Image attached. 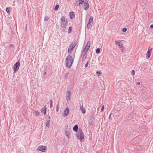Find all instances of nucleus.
<instances>
[{
    "instance_id": "obj_43",
    "label": "nucleus",
    "mask_w": 153,
    "mask_h": 153,
    "mask_svg": "<svg viewBox=\"0 0 153 153\" xmlns=\"http://www.w3.org/2000/svg\"><path fill=\"white\" fill-rule=\"evenodd\" d=\"M48 120L50 121H51L50 117L49 115H48Z\"/></svg>"
},
{
    "instance_id": "obj_41",
    "label": "nucleus",
    "mask_w": 153,
    "mask_h": 153,
    "mask_svg": "<svg viewBox=\"0 0 153 153\" xmlns=\"http://www.w3.org/2000/svg\"><path fill=\"white\" fill-rule=\"evenodd\" d=\"M88 62H87V63L85 64V68H86V67H88Z\"/></svg>"
},
{
    "instance_id": "obj_47",
    "label": "nucleus",
    "mask_w": 153,
    "mask_h": 153,
    "mask_svg": "<svg viewBox=\"0 0 153 153\" xmlns=\"http://www.w3.org/2000/svg\"><path fill=\"white\" fill-rule=\"evenodd\" d=\"M27 29V25H26V27H25V30H26Z\"/></svg>"
},
{
    "instance_id": "obj_3",
    "label": "nucleus",
    "mask_w": 153,
    "mask_h": 153,
    "mask_svg": "<svg viewBox=\"0 0 153 153\" xmlns=\"http://www.w3.org/2000/svg\"><path fill=\"white\" fill-rule=\"evenodd\" d=\"M79 135L76 134V136L77 139H79L80 141H82V140H84V134L82 130L81 129L79 131Z\"/></svg>"
},
{
    "instance_id": "obj_21",
    "label": "nucleus",
    "mask_w": 153,
    "mask_h": 153,
    "mask_svg": "<svg viewBox=\"0 0 153 153\" xmlns=\"http://www.w3.org/2000/svg\"><path fill=\"white\" fill-rule=\"evenodd\" d=\"M65 134L66 136L68 138H69V136L70 134V132L69 131H67V130H65Z\"/></svg>"
},
{
    "instance_id": "obj_39",
    "label": "nucleus",
    "mask_w": 153,
    "mask_h": 153,
    "mask_svg": "<svg viewBox=\"0 0 153 153\" xmlns=\"http://www.w3.org/2000/svg\"><path fill=\"white\" fill-rule=\"evenodd\" d=\"M69 74V72H68L66 74V76H65V79H66L67 78V77H68V75Z\"/></svg>"
},
{
    "instance_id": "obj_6",
    "label": "nucleus",
    "mask_w": 153,
    "mask_h": 153,
    "mask_svg": "<svg viewBox=\"0 0 153 153\" xmlns=\"http://www.w3.org/2000/svg\"><path fill=\"white\" fill-rule=\"evenodd\" d=\"M47 147L41 145L39 146L37 149L42 152H45L47 151Z\"/></svg>"
},
{
    "instance_id": "obj_24",
    "label": "nucleus",
    "mask_w": 153,
    "mask_h": 153,
    "mask_svg": "<svg viewBox=\"0 0 153 153\" xmlns=\"http://www.w3.org/2000/svg\"><path fill=\"white\" fill-rule=\"evenodd\" d=\"M34 114L36 116H39L40 114V112L38 111H34Z\"/></svg>"
},
{
    "instance_id": "obj_22",
    "label": "nucleus",
    "mask_w": 153,
    "mask_h": 153,
    "mask_svg": "<svg viewBox=\"0 0 153 153\" xmlns=\"http://www.w3.org/2000/svg\"><path fill=\"white\" fill-rule=\"evenodd\" d=\"M50 121L47 120V122L45 123V125L46 126L49 127L50 126Z\"/></svg>"
},
{
    "instance_id": "obj_33",
    "label": "nucleus",
    "mask_w": 153,
    "mask_h": 153,
    "mask_svg": "<svg viewBox=\"0 0 153 153\" xmlns=\"http://www.w3.org/2000/svg\"><path fill=\"white\" fill-rule=\"evenodd\" d=\"M48 20V16H45L44 18V20L45 21H47Z\"/></svg>"
},
{
    "instance_id": "obj_9",
    "label": "nucleus",
    "mask_w": 153,
    "mask_h": 153,
    "mask_svg": "<svg viewBox=\"0 0 153 153\" xmlns=\"http://www.w3.org/2000/svg\"><path fill=\"white\" fill-rule=\"evenodd\" d=\"M152 48L150 47H149L148 48L146 56V58L147 59H148L150 57V55L152 52Z\"/></svg>"
},
{
    "instance_id": "obj_16",
    "label": "nucleus",
    "mask_w": 153,
    "mask_h": 153,
    "mask_svg": "<svg viewBox=\"0 0 153 153\" xmlns=\"http://www.w3.org/2000/svg\"><path fill=\"white\" fill-rule=\"evenodd\" d=\"M78 129V126L77 125H75L73 128V130L74 131L77 132Z\"/></svg>"
},
{
    "instance_id": "obj_4",
    "label": "nucleus",
    "mask_w": 153,
    "mask_h": 153,
    "mask_svg": "<svg viewBox=\"0 0 153 153\" xmlns=\"http://www.w3.org/2000/svg\"><path fill=\"white\" fill-rule=\"evenodd\" d=\"M20 65V62L18 61L16 62L13 67L14 72L16 73L19 69Z\"/></svg>"
},
{
    "instance_id": "obj_15",
    "label": "nucleus",
    "mask_w": 153,
    "mask_h": 153,
    "mask_svg": "<svg viewBox=\"0 0 153 153\" xmlns=\"http://www.w3.org/2000/svg\"><path fill=\"white\" fill-rule=\"evenodd\" d=\"M133 118V116L132 114L128 115L126 117V118L127 120H130Z\"/></svg>"
},
{
    "instance_id": "obj_5",
    "label": "nucleus",
    "mask_w": 153,
    "mask_h": 153,
    "mask_svg": "<svg viewBox=\"0 0 153 153\" xmlns=\"http://www.w3.org/2000/svg\"><path fill=\"white\" fill-rule=\"evenodd\" d=\"M76 42H72L71 44L69 45L68 49V52L69 51L71 52L73 51L74 48L76 46Z\"/></svg>"
},
{
    "instance_id": "obj_40",
    "label": "nucleus",
    "mask_w": 153,
    "mask_h": 153,
    "mask_svg": "<svg viewBox=\"0 0 153 153\" xmlns=\"http://www.w3.org/2000/svg\"><path fill=\"white\" fill-rule=\"evenodd\" d=\"M66 99L67 100H69L70 99V96H67L66 97Z\"/></svg>"
},
{
    "instance_id": "obj_1",
    "label": "nucleus",
    "mask_w": 153,
    "mask_h": 153,
    "mask_svg": "<svg viewBox=\"0 0 153 153\" xmlns=\"http://www.w3.org/2000/svg\"><path fill=\"white\" fill-rule=\"evenodd\" d=\"M73 62L72 56L71 55L67 56L66 59L65 63L66 66L68 68H71L72 66Z\"/></svg>"
},
{
    "instance_id": "obj_20",
    "label": "nucleus",
    "mask_w": 153,
    "mask_h": 153,
    "mask_svg": "<svg viewBox=\"0 0 153 153\" xmlns=\"http://www.w3.org/2000/svg\"><path fill=\"white\" fill-rule=\"evenodd\" d=\"M62 27V30L64 32H67L66 31V28H67V26H61Z\"/></svg>"
},
{
    "instance_id": "obj_48",
    "label": "nucleus",
    "mask_w": 153,
    "mask_h": 153,
    "mask_svg": "<svg viewBox=\"0 0 153 153\" xmlns=\"http://www.w3.org/2000/svg\"><path fill=\"white\" fill-rule=\"evenodd\" d=\"M46 74V72H44V74Z\"/></svg>"
},
{
    "instance_id": "obj_35",
    "label": "nucleus",
    "mask_w": 153,
    "mask_h": 153,
    "mask_svg": "<svg viewBox=\"0 0 153 153\" xmlns=\"http://www.w3.org/2000/svg\"><path fill=\"white\" fill-rule=\"evenodd\" d=\"M88 123L89 125H92V122L91 120L90 119L89 120Z\"/></svg>"
},
{
    "instance_id": "obj_18",
    "label": "nucleus",
    "mask_w": 153,
    "mask_h": 153,
    "mask_svg": "<svg viewBox=\"0 0 153 153\" xmlns=\"http://www.w3.org/2000/svg\"><path fill=\"white\" fill-rule=\"evenodd\" d=\"M80 109L83 114H84L86 112V111L83 106L80 107Z\"/></svg>"
},
{
    "instance_id": "obj_19",
    "label": "nucleus",
    "mask_w": 153,
    "mask_h": 153,
    "mask_svg": "<svg viewBox=\"0 0 153 153\" xmlns=\"http://www.w3.org/2000/svg\"><path fill=\"white\" fill-rule=\"evenodd\" d=\"M93 16H91L90 17V18H89V21H88V23H92V22L93 20Z\"/></svg>"
},
{
    "instance_id": "obj_42",
    "label": "nucleus",
    "mask_w": 153,
    "mask_h": 153,
    "mask_svg": "<svg viewBox=\"0 0 153 153\" xmlns=\"http://www.w3.org/2000/svg\"><path fill=\"white\" fill-rule=\"evenodd\" d=\"M65 127V130H67L68 127V125L67 124H66Z\"/></svg>"
},
{
    "instance_id": "obj_31",
    "label": "nucleus",
    "mask_w": 153,
    "mask_h": 153,
    "mask_svg": "<svg viewBox=\"0 0 153 153\" xmlns=\"http://www.w3.org/2000/svg\"><path fill=\"white\" fill-rule=\"evenodd\" d=\"M59 104H57L56 105V111H59Z\"/></svg>"
},
{
    "instance_id": "obj_29",
    "label": "nucleus",
    "mask_w": 153,
    "mask_h": 153,
    "mask_svg": "<svg viewBox=\"0 0 153 153\" xmlns=\"http://www.w3.org/2000/svg\"><path fill=\"white\" fill-rule=\"evenodd\" d=\"M96 74H97L98 76H99L102 73L100 71H97L96 72Z\"/></svg>"
},
{
    "instance_id": "obj_8",
    "label": "nucleus",
    "mask_w": 153,
    "mask_h": 153,
    "mask_svg": "<svg viewBox=\"0 0 153 153\" xmlns=\"http://www.w3.org/2000/svg\"><path fill=\"white\" fill-rule=\"evenodd\" d=\"M115 44L117 45L119 47L120 49L121 50L122 52H124L125 51L124 49H123V45L120 44V42L117 41H115Z\"/></svg>"
},
{
    "instance_id": "obj_17",
    "label": "nucleus",
    "mask_w": 153,
    "mask_h": 153,
    "mask_svg": "<svg viewBox=\"0 0 153 153\" xmlns=\"http://www.w3.org/2000/svg\"><path fill=\"white\" fill-rule=\"evenodd\" d=\"M74 16L75 15L73 12L72 13H70V17L71 19H72Z\"/></svg>"
},
{
    "instance_id": "obj_13",
    "label": "nucleus",
    "mask_w": 153,
    "mask_h": 153,
    "mask_svg": "<svg viewBox=\"0 0 153 153\" xmlns=\"http://www.w3.org/2000/svg\"><path fill=\"white\" fill-rule=\"evenodd\" d=\"M86 53H87L85 52V53H84L83 51L82 52L81 55L82 56V61H84L87 57V55Z\"/></svg>"
},
{
    "instance_id": "obj_44",
    "label": "nucleus",
    "mask_w": 153,
    "mask_h": 153,
    "mask_svg": "<svg viewBox=\"0 0 153 153\" xmlns=\"http://www.w3.org/2000/svg\"><path fill=\"white\" fill-rule=\"evenodd\" d=\"M150 27L151 28H153V24H152L150 25Z\"/></svg>"
},
{
    "instance_id": "obj_34",
    "label": "nucleus",
    "mask_w": 153,
    "mask_h": 153,
    "mask_svg": "<svg viewBox=\"0 0 153 153\" xmlns=\"http://www.w3.org/2000/svg\"><path fill=\"white\" fill-rule=\"evenodd\" d=\"M131 74L133 75H134L135 74V71L134 70H132L131 71Z\"/></svg>"
},
{
    "instance_id": "obj_32",
    "label": "nucleus",
    "mask_w": 153,
    "mask_h": 153,
    "mask_svg": "<svg viewBox=\"0 0 153 153\" xmlns=\"http://www.w3.org/2000/svg\"><path fill=\"white\" fill-rule=\"evenodd\" d=\"M71 94V91H68L67 92V94H68V95L67 96H70Z\"/></svg>"
},
{
    "instance_id": "obj_14",
    "label": "nucleus",
    "mask_w": 153,
    "mask_h": 153,
    "mask_svg": "<svg viewBox=\"0 0 153 153\" xmlns=\"http://www.w3.org/2000/svg\"><path fill=\"white\" fill-rule=\"evenodd\" d=\"M46 107L45 105L41 109V111L42 113H44L45 115L46 113Z\"/></svg>"
},
{
    "instance_id": "obj_7",
    "label": "nucleus",
    "mask_w": 153,
    "mask_h": 153,
    "mask_svg": "<svg viewBox=\"0 0 153 153\" xmlns=\"http://www.w3.org/2000/svg\"><path fill=\"white\" fill-rule=\"evenodd\" d=\"M91 45V42L90 41H88L87 45H86L85 47L84 48L83 51V52L87 53V52L88 51Z\"/></svg>"
},
{
    "instance_id": "obj_26",
    "label": "nucleus",
    "mask_w": 153,
    "mask_h": 153,
    "mask_svg": "<svg viewBox=\"0 0 153 153\" xmlns=\"http://www.w3.org/2000/svg\"><path fill=\"white\" fill-rule=\"evenodd\" d=\"M59 6L58 4H56L55 6V7H54V10H58L59 9Z\"/></svg>"
},
{
    "instance_id": "obj_38",
    "label": "nucleus",
    "mask_w": 153,
    "mask_h": 153,
    "mask_svg": "<svg viewBox=\"0 0 153 153\" xmlns=\"http://www.w3.org/2000/svg\"><path fill=\"white\" fill-rule=\"evenodd\" d=\"M104 105H103L101 109V111L102 112L103 111H104Z\"/></svg>"
},
{
    "instance_id": "obj_23",
    "label": "nucleus",
    "mask_w": 153,
    "mask_h": 153,
    "mask_svg": "<svg viewBox=\"0 0 153 153\" xmlns=\"http://www.w3.org/2000/svg\"><path fill=\"white\" fill-rule=\"evenodd\" d=\"M91 27L92 25L91 23H88L87 26V28L88 29H90L91 28Z\"/></svg>"
},
{
    "instance_id": "obj_2",
    "label": "nucleus",
    "mask_w": 153,
    "mask_h": 153,
    "mask_svg": "<svg viewBox=\"0 0 153 153\" xmlns=\"http://www.w3.org/2000/svg\"><path fill=\"white\" fill-rule=\"evenodd\" d=\"M60 19L61 21V26H68V20L65 16H62Z\"/></svg>"
},
{
    "instance_id": "obj_25",
    "label": "nucleus",
    "mask_w": 153,
    "mask_h": 153,
    "mask_svg": "<svg viewBox=\"0 0 153 153\" xmlns=\"http://www.w3.org/2000/svg\"><path fill=\"white\" fill-rule=\"evenodd\" d=\"M72 31V28L71 27H70L69 28L68 30V33H71Z\"/></svg>"
},
{
    "instance_id": "obj_10",
    "label": "nucleus",
    "mask_w": 153,
    "mask_h": 153,
    "mask_svg": "<svg viewBox=\"0 0 153 153\" xmlns=\"http://www.w3.org/2000/svg\"><path fill=\"white\" fill-rule=\"evenodd\" d=\"M89 4L88 1H85L84 3V5L83 6L84 9L85 10H87L89 7Z\"/></svg>"
},
{
    "instance_id": "obj_36",
    "label": "nucleus",
    "mask_w": 153,
    "mask_h": 153,
    "mask_svg": "<svg viewBox=\"0 0 153 153\" xmlns=\"http://www.w3.org/2000/svg\"><path fill=\"white\" fill-rule=\"evenodd\" d=\"M52 104H53V102L52 101V100H51L50 101V108H51L52 107Z\"/></svg>"
},
{
    "instance_id": "obj_28",
    "label": "nucleus",
    "mask_w": 153,
    "mask_h": 153,
    "mask_svg": "<svg viewBox=\"0 0 153 153\" xmlns=\"http://www.w3.org/2000/svg\"><path fill=\"white\" fill-rule=\"evenodd\" d=\"M11 9L10 7H7L6 9V11L8 13H9L10 10Z\"/></svg>"
},
{
    "instance_id": "obj_37",
    "label": "nucleus",
    "mask_w": 153,
    "mask_h": 153,
    "mask_svg": "<svg viewBox=\"0 0 153 153\" xmlns=\"http://www.w3.org/2000/svg\"><path fill=\"white\" fill-rule=\"evenodd\" d=\"M9 47L10 48H13L14 47V45L12 44H10L9 45Z\"/></svg>"
},
{
    "instance_id": "obj_46",
    "label": "nucleus",
    "mask_w": 153,
    "mask_h": 153,
    "mask_svg": "<svg viewBox=\"0 0 153 153\" xmlns=\"http://www.w3.org/2000/svg\"><path fill=\"white\" fill-rule=\"evenodd\" d=\"M111 117V114H110L109 116V117H108V118L109 119H110V117Z\"/></svg>"
},
{
    "instance_id": "obj_12",
    "label": "nucleus",
    "mask_w": 153,
    "mask_h": 153,
    "mask_svg": "<svg viewBox=\"0 0 153 153\" xmlns=\"http://www.w3.org/2000/svg\"><path fill=\"white\" fill-rule=\"evenodd\" d=\"M69 109L68 108H67L63 112V116L64 117L67 116L69 114Z\"/></svg>"
},
{
    "instance_id": "obj_30",
    "label": "nucleus",
    "mask_w": 153,
    "mask_h": 153,
    "mask_svg": "<svg viewBox=\"0 0 153 153\" xmlns=\"http://www.w3.org/2000/svg\"><path fill=\"white\" fill-rule=\"evenodd\" d=\"M127 29L126 28H123L122 29V31L123 32H125L127 31Z\"/></svg>"
},
{
    "instance_id": "obj_27",
    "label": "nucleus",
    "mask_w": 153,
    "mask_h": 153,
    "mask_svg": "<svg viewBox=\"0 0 153 153\" xmlns=\"http://www.w3.org/2000/svg\"><path fill=\"white\" fill-rule=\"evenodd\" d=\"M100 48H98L97 49L96 51V53L98 54L100 52Z\"/></svg>"
},
{
    "instance_id": "obj_11",
    "label": "nucleus",
    "mask_w": 153,
    "mask_h": 153,
    "mask_svg": "<svg viewBox=\"0 0 153 153\" xmlns=\"http://www.w3.org/2000/svg\"><path fill=\"white\" fill-rule=\"evenodd\" d=\"M84 2V0H77L75 4L76 6H79L81 4H82L83 2Z\"/></svg>"
},
{
    "instance_id": "obj_45",
    "label": "nucleus",
    "mask_w": 153,
    "mask_h": 153,
    "mask_svg": "<svg viewBox=\"0 0 153 153\" xmlns=\"http://www.w3.org/2000/svg\"><path fill=\"white\" fill-rule=\"evenodd\" d=\"M140 82H137V85H140Z\"/></svg>"
}]
</instances>
